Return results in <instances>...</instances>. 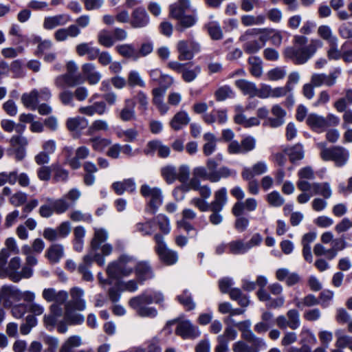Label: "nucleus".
Returning <instances> with one entry per match:
<instances>
[{
	"mask_svg": "<svg viewBox=\"0 0 352 352\" xmlns=\"http://www.w3.org/2000/svg\"><path fill=\"white\" fill-rule=\"evenodd\" d=\"M154 240L156 243L155 251L160 258L169 265L176 263L178 260L177 253L168 248L164 236L160 234H156Z\"/></svg>",
	"mask_w": 352,
	"mask_h": 352,
	"instance_id": "obj_10",
	"label": "nucleus"
},
{
	"mask_svg": "<svg viewBox=\"0 0 352 352\" xmlns=\"http://www.w3.org/2000/svg\"><path fill=\"white\" fill-rule=\"evenodd\" d=\"M136 264L134 272L138 280L144 281L154 276L151 266L148 261H138L136 259Z\"/></svg>",
	"mask_w": 352,
	"mask_h": 352,
	"instance_id": "obj_26",
	"label": "nucleus"
},
{
	"mask_svg": "<svg viewBox=\"0 0 352 352\" xmlns=\"http://www.w3.org/2000/svg\"><path fill=\"white\" fill-rule=\"evenodd\" d=\"M116 134L118 138L124 142H133L137 140L139 132L135 128H128L126 129H120L117 130Z\"/></svg>",
	"mask_w": 352,
	"mask_h": 352,
	"instance_id": "obj_45",
	"label": "nucleus"
},
{
	"mask_svg": "<svg viewBox=\"0 0 352 352\" xmlns=\"http://www.w3.org/2000/svg\"><path fill=\"white\" fill-rule=\"evenodd\" d=\"M154 221L147 220L145 222H139L135 225V231L140 232L142 236H150L154 232Z\"/></svg>",
	"mask_w": 352,
	"mask_h": 352,
	"instance_id": "obj_55",
	"label": "nucleus"
},
{
	"mask_svg": "<svg viewBox=\"0 0 352 352\" xmlns=\"http://www.w3.org/2000/svg\"><path fill=\"white\" fill-rule=\"evenodd\" d=\"M65 314L64 320L69 324H80L85 320V317L75 311L72 310V308L69 307V305L65 306Z\"/></svg>",
	"mask_w": 352,
	"mask_h": 352,
	"instance_id": "obj_40",
	"label": "nucleus"
},
{
	"mask_svg": "<svg viewBox=\"0 0 352 352\" xmlns=\"http://www.w3.org/2000/svg\"><path fill=\"white\" fill-rule=\"evenodd\" d=\"M176 333L183 338H194L200 335L197 327H195L189 320L180 322L177 327Z\"/></svg>",
	"mask_w": 352,
	"mask_h": 352,
	"instance_id": "obj_18",
	"label": "nucleus"
},
{
	"mask_svg": "<svg viewBox=\"0 0 352 352\" xmlns=\"http://www.w3.org/2000/svg\"><path fill=\"white\" fill-rule=\"evenodd\" d=\"M116 50L122 56L133 60H138V50L133 44H122L116 47Z\"/></svg>",
	"mask_w": 352,
	"mask_h": 352,
	"instance_id": "obj_38",
	"label": "nucleus"
},
{
	"mask_svg": "<svg viewBox=\"0 0 352 352\" xmlns=\"http://www.w3.org/2000/svg\"><path fill=\"white\" fill-rule=\"evenodd\" d=\"M234 85L244 95H248L251 98L256 96L258 94V89L255 83L252 82L245 79H240L236 80Z\"/></svg>",
	"mask_w": 352,
	"mask_h": 352,
	"instance_id": "obj_36",
	"label": "nucleus"
},
{
	"mask_svg": "<svg viewBox=\"0 0 352 352\" xmlns=\"http://www.w3.org/2000/svg\"><path fill=\"white\" fill-rule=\"evenodd\" d=\"M89 153V149L87 146H80L76 150L75 157L67 159V162L72 169H78L81 166L80 160L86 159Z\"/></svg>",
	"mask_w": 352,
	"mask_h": 352,
	"instance_id": "obj_31",
	"label": "nucleus"
},
{
	"mask_svg": "<svg viewBox=\"0 0 352 352\" xmlns=\"http://www.w3.org/2000/svg\"><path fill=\"white\" fill-rule=\"evenodd\" d=\"M23 104L28 109L36 110L38 104V90L34 89L30 93H25L21 96Z\"/></svg>",
	"mask_w": 352,
	"mask_h": 352,
	"instance_id": "obj_37",
	"label": "nucleus"
},
{
	"mask_svg": "<svg viewBox=\"0 0 352 352\" xmlns=\"http://www.w3.org/2000/svg\"><path fill=\"white\" fill-rule=\"evenodd\" d=\"M276 324L283 330L287 327L293 330L297 329L300 325V314L296 309H289L286 316L280 315L276 318Z\"/></svg>",
	"mask_w": 352,
	"mask_h": 352,
	"instance_id": "obj_12",
	"label": "nucleus"
},
{
	"mask_svg": "<svg viewBox=\"0 0 352 352\" xmlns=\"http://www.w3.org/2000/svg\"><path fill=\"white\" fill-rule=\"evenodd\" d=\"M233 352H259L258 349L248 344L243 340H239L232 344Z\"/></svg>",
	"mask_w": 352,
	"mask_h": 352,
	"instance_id": "obj_64",
	"label": "nucleus"
},
{
	"mask_svg": "<svg viewBox=\"0 0 352 352\" xmlns=\"http://www.w3.org/2000/svg\"><path fill=\"white\" fill-rule=\"evenodd\" d=\"M248 252L246 243L242 240H234L228 243V253L239 255L244 254Z\"/></svg>",
	"mask_w": 352,
	"mask_h": 352,
	"instance_id": "obj_44",
	"label": "nucleus"
},
{
	"mask_svg": "<svg viewBox=\"0 0 352 352\" xmlns=\"http://www.w3.org/2000/svg\"><path fill=\"white\" fill-rule=\"evenodd\" d=\"M136 258L129 254H122L116 260L109 263L106 272L109 278L120 280L131 276L136 265Z\"/></svg>",
	"mask_w": 352,
	"mask_h": 352,
	"instance_id": "obj_4",
	"label": "nucleus"
},
{
	"mask_svg": "<svg viewBox=\"0 0 352 352\" xmlns=\"http://www.w3.org/2000/svg\"><path fill=\"white\" fill-rule=\"evenodd\" d=\"M205 27L212 39L220 40L223 38V31L217 21H210L206 24Z\"/></svg>",
	"mask_w": 352,
	"mask_h": 352,
	"instance_id": "obj_52",
	"label": "nucleus"
},
{
	"mask_svg": "<svg viewBox=\"0 0 352 352\" xmlns=\"http://www.w3.org/2000/svg\"><path fill=\"white\" fill-rule=\"evenodd\" d=\"M295 305L298 309H303L304 307H313L319 305L320 301L314 294H309L302 299H295Z\"/></svg>",
	"mask_w": 352,
	"mask_h": 352,
	"instance_id": "obj_58",
	"label": "nucleus"
},
{
	"mask_svg": "<svg viewBox=\"0 0 352 352\" xmlns=\"http://www.w3.org/2000/svg\"><path fill=\"white\" fill-rule=\"evenodd\" d=\"M111 188L117 195H121L124 192H134L136 190V184L133 179L129 178L121 182H113Z\"/></svg>",
	"mask_w": 352,
	"mask_h": 352,
	"instance_id": "obj_27",
	"label": "nucleus"
},
{
	"mask_svg": "<svg viewBox=\"0 0 352 352\" xmlns=\"http://www.w3.org/2000/svg\"><path fill=\"white\" fill-rule=\"evenodd\" d=\"M299 190H312L314 195L322 196L324 199H329L332 195V190L328 182H300Z\"/></svg>",
	"mask_w": 352,
	"mask_h": 352,
	"instance_id": "obj_15",
	"label": "nucleus"
},
{
	"mask_svg": "<svg viewBox=\"0 0 352 352\" xmlns=\"http://www.w3.org/2000/svg\"><path fill=\"white\" fill-rule=\"evenodd\" d=\"M250 72L255 77H260L263 73L262 61L258 56H250L248 58Z\"/></svg>",
	"mask_w": 352,
	"mask_h": 352,
	"instance_id": "obj_54",
	"label": "nucleus"
},
{
	"mask_svg": "<svg viewBox=\"0 0 352 352\" xmlns=\"http://www.w3.org/2000/svg\"><path fill=\"white\" fill-rule=\"evenodd\" d=\"M63 255L64 248L60 244H54L47 251V258L52 263H58Z\"/></svg>",
	"mask_w": 352,
	"mask_h": 352,
	"instance_id": "obj_48",
	"label": "nucleus"
},
{
	"mask_svg": "<svg viewBox=\"0 0 352 352\" xmlns=\"http://www.w3.org/2000/svg\"><path fill=\"white\" fill-rule=\"evenodd\" d=\"M177 299L186 310H192L195 308L191 294L187 289H185L182 294L177 296Z\"/></svg>",
	"mask_w": 352,
	"mask_h": 352,
	"instance_id": "obj_62",
	"label": "nucleus"
},
{
	"mask_svg": "<svg viewBox=\"0 0 352 352\" xmlns=\"http://www.w3.org/2000/svg\"><path fill=\"white\" fill-rule=\"evenodd\" d=\"M82 72L89 85L98 84L101 80L102 75L97 71L93 63H85L82 65Z\"/></svg>",
	"mask_w": 352,
	"mask_h": 352,
	"instance_id": "obj_25",
	"label": "nucleus"
},
{
	"mask_svg": "<svg viewBox=\"0 0 352 352\" xmlns=\"http://www.w3.org/2000/svg\"><path fill=\"white\" fill-rule=\"evenodd\" d=\"M45 203L42 204L38 210V213L43 218H50L54 213L60 214L65 212L69 208V204L63 198L53 199L46 197L43 199Z\"/></svg>",
	"mask_w": 352,
	"mask_h": 352,
	"instance_id": "obj_6",
	"label": "nucleus"
},
{
	"mask_svg": "<svg viewBox=\"0 0 352 352\" xmlns=\"http://www.w3.org/2000/svg\"><path fill=\"white\" fill-rule=\"evenodd\" d=\"M202 118L208 124H212L214 122L223 124L228 120L227 111L226 109H213L210 113L203 115Z\"/></svg>",
	"mask_w": 352,
	"mask_h": 352,
	"instance_id": "obj_24",
	"label": "nucleus"
},
{
	"mask_svg": "<svg viewBox=\"0 0 352 352\" xmlns=\"http://www.w3.org/2000/svg\"><path fill=\"white\" fill-rule=\"evenodd\" d=\"M70 21L71 16L66 14L47 16L43 21V28L45 30H52L58 26L65 25Z\"/></svg>",
	"mask_w": 352,
	"mask_h": 352,
	"instance_id": "obj_23",
	"label": "nucleus"
},
{
	"mask_svg": "<svg viewBox=\"0 0 352 352\" xmlns=\"http://www.w3.org/2000/svg\"><path fill=\"white\" fill-rule=\"evenodd\" d=\"M108 236V232L104 229H96L87 254L95 257V262L100 266L104 265V257L113 252V246L111 244L105 243L102 245L107 240Z\"/></svg>",
	"mask_w": 352,
	"mask_h": 352,
	"instance_id": "obj_3",
	"label": "nucleus"
},
{
	"mask_svg": "<svg viewBox=\"0 0 352 352\" xmlns=\"http://www.w3.org/2000/svg\"><path fill=\"white\" fill-rule=\"evenodd\" d=\"M349 158V152L345 148L336 146L324 149L322 153V159L324 161H333L336 166H344Z\"/></svg>",
	"mask_w": 352,
	"mask_h": 352,
	"instance_id": "obj_9",
	"label": "nucleus"
},
{
	"mask_svg": "<svg viewBox=\"0 0 352 352\" xmlns=\"http://www.w3.org/2000/svg\"><path fill=\"white\" fill-rule=\"evenodd\" d=\"M95 261V257L91 254H86L83 256L82 262L78 265V271L82 275V278L86 281H91L94 276L89 270L93 262Z\"/></svg>",
	"mask_w": 352,
	"mask_h": 352,
	"instance_id": "obj_30",
	"label": "nucleus"
},
{
	"mask_svg": "<svg viewBox=\"0 0 352 352\" xmlns=\"http://www.w3.org/2000/svg\"><path fill=\"white\" fill-rule=\"evenodd\" d=\"M190 121L188 113L185 111H179L171 119L170 125L173 130L179 131L187 126Z\"/></svg>",
	"mask_w": 352,
	"mask_h": 352,
	"instance_id": "obj_33",
	"label": "nucleus"
},
{
	"mask_svg": "<svg viewBox=\"0 0 352 352\" xmlns=\"http://www.w3.org/2000/svg\"><path fill=\"white\" fill-rule=\"evenodd\" d=\"M42 296L47 302L63 304L68 298V294L63 290L56 291L54 288H47L43 289Z\"/></svg>",
	"mask_w": 352,
	"mask_h": 352,
	"instance_id": "obj_20",
	"label": "nucleus"
},
{
	"mask_svg": "<svg viewBox=\"0 0 352 352\" xmlns=\"http://www.w3.org/2000/svg\"><path fill=\"white\" fill-rule=\"evenodd\" d=\"M192 66L191 65L186 66L184 67V70L182 72V78L183 80L186 82H191L195 80L198 75L201 73V67L199 65Z\"/></svg>",
	"mask_w": 352,
	"mask_h": 352,
	"instance_id": "obj_47",
	"label": "nucleus"
},
{
	"mask_svg": "<svg viewBox=\"0 0 352 352\" xmlns=\"http://www.w3.org/2000/svg\"><path fill=\"white\" fill-rule=\"evenodd\" d=\"M194 190L198 191L200 198L208 199L212 194L210 188L208 185H201V182H197L195 179H190V190Z\"/></svg>",
	"mask_w": 352,
	"mask_h": 352,
	"instance_id": "obj_49",
	"label": "nucleus"
},
{
	"mask_svg": "<svg viewBox=\"0 0 352 352\" xmlns=\"http://www.w3.org/2000/svg\"><path fill=\"white\" fill-rule=\"evenodd\" d=\"M342 69L340 67L334 69L329 74H314L311 78V82L316 87L326 85L331 87L336 83L338 78L340 76Z\"/></svg>",
	"mask_w": 352,
	"mask_h": 352,
	"instance_id": "obj_14",
	"label": "nucleus"
},
{
	"mask_svg": "<svg viewBox=\"0 0 352 352\" xmlns=\"http://www.w3.org/2000/svg\"><path fill=\"white\" fill-rule=\"evenodd\" d=\"M88 120L80 116L70 118L67 120V127L70 131H81L88 126Z\"/></svg>",
	"mask_w": 352,
	"mask_h": 352,
	"instance_id": "obj_41",
	"label": "nucleus"
},
{
	"mask_svg": "<svg viewBox=\"0 0 352 352\" xmlns=\"http://www.w3.org/2000/svg\"><path fill=\"white\" fill-rule=\"evenodd\" d=\"M161 175L168 184L177 180V169L173 165H166L161 168Z\"/></svg>",
	"mask_w": 352,
	"mask_h": 352,
	"instance_id": "obj_50",
	"label": "nucleus"
},
{
	"mask_svg": "<svg viewBox=\"0 0 352 352\" xmlns=\"http://www.w3.org/2000/svg\"><path fill=\"white\" fill-rule=\"evenodd\" d=\"M150 22V17L143 7L136 8L131 12L130 24L133 28H143Z\"/></svg>",
	"mask_w": 352,
	"mask_h": 352,
	"instance_id": "obj_16",
	"label": "nucleus"
},
{
	"mask_svg": "<svg viewBox=\"0 0 352 352\" xmlns=\"http://www.w3.org/2000/svg\"><path fill=\"white\" fill-rule=\"evenodd\" d=\"M164 297L161 292L147 290L140 295L131 298L129 305L139 316L154 318L157 315V309L146 305L155 303L164 307Z\"/></svg>",
	"mask_w": 352,
	"mask_h": 352,
	"instance_id": "obj_2",
	"label": "nucleus"
},
{
	"mask_svg": "<svg viewBox=\"0 0 352 352\" xmlns=\"http://www.w3.org/2000/svg\"><path fill=\"white\" fill-rule=\"evenodd\" d=\"M98 43L104 47H110L114 44L113 35L106 30H102L98 34Z\"/></svg>",
	"mask_w": 352,
	"mask_h": 352,
	"instance_id": "obj_63",
	"label": "nucleus"
},
{
	"mask_svg": "<svg viewBox=\"0 0 352 352\" xmlns=\"http://www.w3.org/2000/svg\"><path fill=\"white\" fill-rule=\"evenodd\" d=\"M21 266V258L18 256L11 258L8 266L5 267L4 272L6 276L13 282L20 281L18 270Z\"/></svg>",
	"mask_w": 352,
	"mask_h": 352,
	"instance_id": "obj_32",
	"label": "nucleus"
},
{
	"mask_svg": "<svg viewBox=\"0 0 352 352\" xmlns=\"http://www.w3.org/2000/svg\"><path fill=\"white\" fill-rule=\"evenodd\" d=\"M78 111L80 113L88 116L95 114L101 116L107 111V106L104 102H96L91 105L81 107Z\"/></svg>",
	"mask_w": 352,
	"mask_h": 352,
	"instance_id": "obj_35",
	"label": "nucleus"
},
{
	"mask_svg": "<svg viewBox=\"0 0 352 352\" xmlns=\"http://www.w3.org/2000/svg\"><path fill=\"white\" fill-rule=\"evenodd\" d=\"M327 56L329 60H338L342 58V52L338 48V40L328 43Z\"/></svg>",
	"mask_w": 352,
	"mask_h": 352,
	"instance_id": "obj_61",
	"label": "nucleus"
},
{
	"mask_svg": "<svg viewBox=\"0 0 352 352\" xmlns=\"http://www.w3.org/2000/svg\"><path fill=\"white\" fill-rule=\"evenodd\" d=\"M227 203V189L225 187L217 190L214 195V200L210 203V207L214 210H223Z\"/></svg>",
	"mask_w": 352,
	"mask_h": 352,
	"instance_id": "obj_39",
	"label": "nucleus"
},
{
	"mask_svg": "<svg viewBox=\"0 0 352 352\" xmlns=\"http://www.w3.org/2000/svg\"><path fill=\"white\" fill-rule=\"evenodd\" d=\"M318 34L327 43L338 40L336 36L333 35L331 28L329 25H322L318 28Z\"/></svg>",
	"mask_w": 352,
	"mask_h": 352,
	"instance_id": "obj_60",
	"label": "nucleus"
},
{
	"mask_svg": "<svg viewBox=\"0 0 352 352\" xmlns=\"http://www.w3.org/2000/svg\"><path fill=\"white\" fill-rule=\"evenodd\" d=\"M190 8L189 0H179L178 2L170 6V14L175 19L182 17Z\"/></svg>",
	"mask_w": 352,
	"mask_h": 352,
	"instance_id": "obj_42",
	"label": "nucleus"
},
{
	"mask_svg": "<svg viewBox=\"0 0 352 352\" xmlns=\"http://www.w3.org/2000/svg\"><path fill=\"white\" fill-rule=\"evenodd\" d=\"M271 111L274 117L267 118L265 124L272 128L282 126L285 123V117L287 114L286 111L279 104H274L272 106Z\"/></svg>",
	"mask_w": 352,
	"mask_h": 352,
	"instance_id": "obj_17",
	"label": "nucleus"
},
{
	"mask_svg": "<svg viewBox=\"0 0 352 352\" xmlns=\"http://www.w3.org/2000/svg\"><path fill=\"white\" fill-rule=\"evenodd\" d=\"M52 168L54 172L53 179L55 182H65L67 181L69 177L68 170L61 167L58 164H53Z\"/></svg>",
	"mask_w": 352,
	"mask_h": 352,
	"instance_id": "obj_56",
	"label": "nucleus"
},
{
	"mask_svg": "<svg viewBox=\"0 0 352 352\" xmlns=\"http://www.w3.org/2000/svg\"><path fill=\"white\" fill-rule=\"evenodd\" d=\"M264 31L265 29H249L239 37V41L243 42L242 47L245 53L256 54L263 47V45H261L256 36Z\"/></svg>",
	"mask_w": 352,
	"mask_h": 352,
	"instance_id": "obj_7",
	"label": "nucleus"
},
{
	"mask_svg": "<svg viewBox=\"0 0 352 352\" xmlns=\"http://www.w3.org/2000/svg\"><path fill=\"white\" fill-rule=\"evenodd\" d=\"M298 176L299 177L296 185L299 190L300 182L310 183L308 180H313L315 179V174L314 170L310 166H306L300 168L298 172Z\"/></svg>",
	"mask_w": 352,
	"mask_h": 352,
	"instance_id": "obj_57",
	"label": "nucleus"
},
{
	"mask_svg": "<svg viewBox=\"0 0 352 352\" xmlns=\"http://www.w3.org/2000/svg\"><path fill=\"white\" fill-rule=\"evenodd\" d=\"M307 42L308 38L305 36H294V45L285 50V57L297 65L307 63L323 45L322 42L318 38L311 39L308 45H307Z\"/></svg>",
	"mask_w": 352,
	"mask_h": 352,
	"instance_id": "obj_1",
	"label": "nucleus"
},
{
	"mask_svg": "<svg viewBox=\"0 0 352 352\" xmlns=\"http://www.w3.org/2000/svg\"><path fill=\"white\" fill-rule=\"evenodd\" d=\"M241 337L245 341L250 343L251 346L260 351L262 349H266L267 347L265 340L257 337L251 329L241 332Z\"/></svg>",
	"mask_w": 352,
	"mask_h": 352,
	"instance_id": "obj_34",
	"label": "nucleus"
},
{
	"mask_svg": "<svg viewBox=\"0 0 352 352\" xmlns=\"http://www.w3.org/2000/svg\"><path fill=\"white\" fill-rule=\"evenodd\" d=\"M135 102L131 98L124 100V106L120 111L119 118L124 122H129L135 119Z\"/></svg>",
	"mask_w": 352,
	"mask_h": 352,
	"instance_id": "obj_28",
	"label": "nucleus"
},
{
	"mask_svg": "<svg viewBox=\"0 0 352 352\" xmlns=\"http://www.w3.org/2000/svg\"><path fill=\"white\" fill-rule=\"evenodd\" d=\"M283 151L289 156V160L292 163L300 160L304 157V150L300 144H296L293 146L285 148Z\"/></svg>",
	"mask_w": 352,
	"mask_h": 352,
	"instance_id": "obj_43",
	"label": "nucleus"
},
{
	"mask_svg": "<svg viewBox=\"0 0 352 352\" xmlns=\"http://www.w3.org/2000/svg\"><path fill=\"white\" fill-rule=\"evenodd\" d=\"M241 23L245 26L260 25L265 23V16L258 14L254 16L251 14L243 15L241 18Z\"/></svg>",
	"mask_w": 352,
	"mask_h": 352,
	"instance_id": "obj_51",
	"label": "nucleus"
},
{
	"mask_svg": "<svg viewBox=\"0 0 352 352\" xmlns=\"http://www.w3.org/2000/svg\"><path fill=\"white\" fill-rule=\"evenodd\" d=\"M235 94L230 86L223 85L219 87L214 93L217 101H224L228 98H232Z\"/></svg>",
	"mask_w": 352,
	"mask_h": 352,
	"instance_id": "obj_53",
	"label": "nucleus"
},
{
	"mask_svg": "<svg viewBox=\"0 0 352 352\" xmlns=\"http://www.w3.org/2000/svg\"><path fill=\"white\" fill-rule=\"evenodd\" d=\"M217 163L214 159H208L206 162V167L197 166L192 170L193 177L191 179H195L197 182L202 180H209L211 182H217L218 178L213 175L214 169L217 168Z\"/></svg>",
	"mask_w": 352,
	"mask_h": 352,
	"instance_id": "obj_11",
	"label": "nucleus"
},
{
	"mask_svg": "<svg viewBox=\"0 0 352 352\" xmlns=\"http://www.w3.org/2000/svg\"><path fill=\"white\" fill-rule=\"evenodd\" d=\"M140 193L144 197H149V206L155 212L158 208L162 204L163 196L160 188H151L147 184H144L140 188Z\"/></svg>",
	"mask_w": 352,
	"mask_h": 352,
	"instance_id": "obj_13",
	"label": "nucleus"
},
{
	"mask_svg": "<svg viewBox=\"0 0 352 352\" xmlns=\"http://www.w3.org/2000/svg\"><path fill=\"white\" fill-rule=\"evenodd\" d=\"M5 244L7 248H3L0 252V267L6 265L7 259L10 256V251L15 254L19 253L16 240L13 237L8 238Z\"/></svg>",
	"mask_w": 352,
	"mask_h": 352,
	"instance_id": "obj_29",
	"label": "nucleus"
},
{
	"mask_svg": "<svg viewBox=\"0 0 352 352\" xmlns=\"http://www.w3.org/2000/svg\"><path fill=\"white\" fill-rule=\"evenodd\" d=\"M72 300L65 305H69L70 308H74L78 311H83L86 308L85 300L82 298L84 291L78 287H74L70 292Z\"/></svg>",
	"mask_w": 352,
	"mask_h": 352,
	"instance_id": "obj_21",
	"label": "nucleus"
},
{
	"mask_svg": "<svg viewBox=\"0 0 352 352\" xmlns=\"http://www.w3.org/2000/svg\"><path fill=\"white\" fill-rule=\"evenodd\" d=\"M257 206V201L254 198H248L244 201L236 202L232 208V212L235 217H239L244 211H254Z\"/></svg>",
	"mask_w": 352,
	"mask_h": 352,
	"instance_id": "obj_19",
	"label": "nucleus"
},
{
	"mask_svg": "<svg viewBox=\"0 0 352 352\" xmlns=\"http://www.w3.org/2000/svg\"><path fill=\"white\" fill-rule=\"evenodd\" d=\"M307 124L314 131L322 133L329 126L325 118L316 113H311L307 118Z\"/></svg>",
	"mask_w": 352,
	"mask_h": 352,
	"instance_id": "obj_22",
	"label": "nucleus"
},
{
	"mask_svg": "<svg viewBox=\"0 0 352 352\" xmlns=\"http://www.w3.org/2000/svg\"><path fill=\"white\" fill-rule=\"evenodd\" d=\"M287 75L285 67H276L269 70L266 74L267 79L271 81H277L283 79Z\"/></svg>",
	"mask_w": 352,
	"mask_h": 352,
	"instance_id": "obj_59",
	"label": "nucleus"
},
{
	"mask_svg": "<svg viewBox=\"0 0 352 352\" xmlns=\"http://www.w3.org/2000/svg\"><path fill=\"white\" fill-rule=\"evenodd\" d=\"M201 45L193 38L181 40L177 44L178 59L179 60H190L195 54L201 52Z\"/></svg>",
	"mask_w": 352,
	"mask_h": 352,
	"instance_id": "obj_8",
	"label": "nucleus"
},
{
	"mask_svg": "<svg viewBox=\"0 0 352 352\" xmlns=\"http://www.w3.org/2000/svg\"><path fill=\"white\" fill-rule=\"evenodd\" d=\"M1 292L6 300L12 299L19 301L21 300V291L15 286L3 285L1 288Z\"/></svg>",
	"mask_w": 352,
	"mask_h": 352,
	"instance_id": "obj_46",
	"label": "nucleus"
},
{
	"mask_svg": "<svg viewBox=\"0 0 352 352\" xmlns=\"http://www.w3.org/2000/svg\"><path fill=\"white\" fill-rule=\"evenodd\" d=\"M67 72L56 76L54 79V85L58 89L74 87L82 84L85 78L79 73H77L78 66L76 63L70 60L66 65Z\"/></svg>",
	"mask_w": 352,
	"mask_h": 352,
	"instance_id": "obj_5",
	"label": "nucleus"
}]
</instances>
